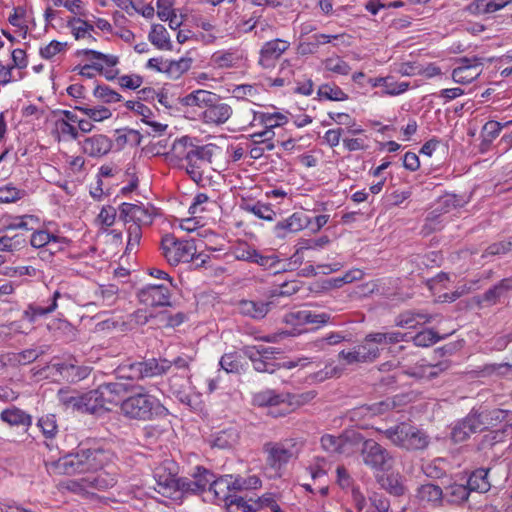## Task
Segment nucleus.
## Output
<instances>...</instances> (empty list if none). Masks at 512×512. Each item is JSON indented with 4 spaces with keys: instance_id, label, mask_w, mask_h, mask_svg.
Returning a JSON list of instances; mask_svg holds the SVG:
<instances>
[{
    "instance_id": "13d9d810",
    "label": "nucleus",
    "mask_w": 512,
    "mask_h": 512,
    "mask_svg": "<svg viewBox=\"0 0 512 512\" xmlns=\"http://www.w3.org/2000/svg\"><path fill=\"white\" fill-rule=\"evenodd\" d=\"M75 109L83 112L91 120L96 121V122L103 121L112 116L111 111L104 106H100L98 108L75 106Z\"/></svg>"
},
{
    "instance_id": "4d7b16f0",
    "label": "nucleus",
    "mask_w": 512,
    "mask_h": 512,
    "mask_svg": "<svg viewBox=\"0 0 512 512\" xmlns=\"http://www.w3.org/2000/svg\"><path fill=\"white\" fill-rule=\"evenodd\" d=\"M329 243L330 239L328 236H321L317 239H302L299 242V247L294 253V257H297L304 250H314L318 248H323Z\"/></svg>"
},
{
    "instance_id": "37998d69",
    "label": "nucleus",
    "mask_w": 512,
    "mask_h": 512,
    "mask_svg": "<svg viewBox=\"0 0 512 512\" xmlns=\"http://www.w3.org/2000/svg\"><path fill=\"white\" fill-rule=\"evenodd\" d=\"M90 370L88 367L80 366L74 358L69 359V365L63 378L69 382H78L86 378Z\"/></svg>"
},
{
    "instance_id": "6ab92c4d",
    "label": "nucleus",
    "mask_w": 512,
    "mask_h": 512,
    "mask_svg": "<svg viewBox=\"0 0 512 512\" xmlns=\"http://www.w3.org/2000/svg\"><path fill=\"white\" fill-rule=\"evenodd\" d=\"M112 148V141L105 135L98 134L84 139L82 150L91 157L106 155Z\"/></svg>"
},
{
    "instance_id": "49530a36",
    "label": "nucleus",
    "mask_w": 512,
    "mask_h": 512,
    "mask_svg": "<svg viewBox=\"0 0 512 512\" xmlns=\"http://www.w3.org/2000/svg\"><path fill=\"white\" fill-rule=\"evenodd\" d=\"M265 269L272 270L274 274L288 270L285 266H281V260L275 255L264 256L257 251V257L254 258V262Z\"/></svg>"
},
{
    "instance_id": "393cba45",
    "label": "nucleus",
    "mask_w": 512,
    "mask_h": 512,
    "mask_svg": "<svg viewBox=\"0 0 512 512\" xmlns=\"http://www.w3.org/2000/svg\"><path fill=\"white\" fill-rule=\"evenodd\" d=\"M106 407L117 404L127 392V385L120 382L104 383L98 387Z\"/></svg>"
},
{
    "instance_id": "de8ad7c7",
    "label": "nucleus",
    "mask_w": 512,
    "mask_h": 512,
    "mask_svg": "<svg viewBox=\"0 0 512 512\" xmlns=\"http://www.w3.org/2000/svg\"><path fill=\"white\" fill-rule=\"evenodd\" d=\"M127 245H126V254L133 253L137 250L138 246L140 245V241L142 238V227L136 225V224H127Z\"/></svg>"
},
{
    "instance_id": "4c0bfd02",
    "label": "nucleus",
    "mask_w": 512,
    "mask_h": 512,
    "mask_svg": "<svg viewBox=\"0 0 512 512\" xmlns=\"http://www.w3.org/2000/svg\"><path fill=\"white\" fill-rule=\"evenodd\" d=\"M1 420L16 426L28 427L31 425V416L19 408L12 407L1 412Z\"/></svg>"
},
{
    "instance_id": "72a5a7b5",
    "label": "nucleus",
    "mask_w": 512,
    "mask_h": 512,
    "mask_svg": "<svg viewBox=\"0 0 512 512\" xmlns=\"http://www.w3.org/2000/svg\"><path fill=\"white\" fill-rule=\"evenodd\" d=\"M445 489L444 500L454 505H462L467 502L471 493L467 485L457 483H453Z\"/></svg>"
},
{
    "instance_id": "2eb2a0df",
    "label": "nucleus",
    "mask_w": 512,
    "mask_h": 512,
    "mask_svg": "<svg viewBox=\"0 0 512 512\" xmlns=\"http://www.w3.org/2000/svg\"><path fill=\"white\" fill-rule=\"evenodd\" d=\"M395 407V402L390 399L382 400L373 404H364L353 408L348 416L353 422H360L366 418L381 415Z\"/></svg>"
},
{
    "instance_id": "9b49d317",
    "label": "nucleus",
    "mask_w": 512,
    "mask_h": 512,
    "mask_svg": "<svg viewBox=\"0 0 512 512\" xmlns=\"http://www.w3.org/2000/svg\"><path fill=\"white\" fill-rule=\"evenodd\" d=\"M119 217L124 224H136L140 227L150 225L152 223V214L143 206L122 203L119 208Z\"/></svg>"
},
{
    "instance_id": "7c9ffc66",
    "label": "nucleus",
    "mask_w": 512,
    "mask_h": 512,
    "mask_svg": "<svg viewBox=\"0 0 512 512\" xmlns=\"http://www.w3.org/2000/svg\"><path fill=\"white\" fill-rule=\"evenodd\" d=\"M489 469L479 468L471 473L467 481L470 492L486 493L490 490L491 484L488 481Z\"/></svg>"
},
{
    "instance_id": "cd10ccee",
    "label": "nucleus",
    "mask_w": 512,
    "mask_h": 512,
    "mask_svg": "<svg viewBox=\"0 0 512 512\" xmlns=\"http://www.w3.org/2000/svg\"><path fill=\"white\" fill-rule=\"evenodd\" d=\"M119 289L114 284L99 285L94 292L93 304L110 307L118 300Z\"/></svg>"
},
{
    "instance_id": "9d476101",
    "label": "nucleus",
    "mask_w": 512,
    "mask_h": 512,
    "mask_svg": "<svg viewBox=\"0 0 512 512\" xmlns=\"http://www.w3.org/2000/svg\"><path fill=\"white\" fill-rule=\"evenodd\" d=\"M483 428L484 423L481 420V415L472 411L462 421L454 426L451 432V437L454 442H462L471 434L481 432Z\"/></svg>"
},
{
    "instance_id": "6e6d98bb",
    "label": "nucleus",
    "mask_w": 512,
    "mask_h": 512,
    "mask_svg": "<svg viewBox=\"0 0 512 512\" xmlns=\"http://www.w3.org/2000/svg\"><path fill=\"white\" fill-rule=\"evenodd\" d=\"M93 94L104 103H114L122 100V96L119 93L106 85H97Z\"/></svg>"
},
{
    "instance_id": "f3484780",
    "label": "nucleus",
    "mask_w": 512,
    "mask_h": 512,
    "mask_svg": "<svg viewBox=\"0 0 512 512\" xmlns=\"http://www.w3.org/2000/svg\"><path fill=\"white\" fill-rule=\"evenodd\" d=\"M253 404L258 407H269L270 412L277 413L286 408L285 393H277L271 389L260 391L253 396Z\"/></svg>"
},
{
    "instance_id": "338daca9",
    "label": "nucleus",
    "mask_w": 512,
    "mask_h": 512,
    "mask_svg": "<svg viewBox=\"0 0 512 512\" xmlns=\"http://www.w3.org/2000/svg\"><path fill=\"white\" fill-rule=\"evenodd\" d=\"M67 48L66 42H59L56 40L51 41L48 45L40 49V55L44 59H51L58 53L65 51Z\"/></svg>"
},
{
    "instance_id": "8fccbe9b",
    "label": "nucleus",
    "mask_w": 512,
    "mask_h": 512,
    "mask_svg": "<svg viewBox=\"0 0 512 512\" xmlns=\"http://www.w3.org/2000/svg\"><path fill=\"white\" fill-rule=\"evenodd\" d=\"M318 95L320 98L332 101H344L348 98V95L340 87L329 84L321 85L318 89Z\"/></svg>"
},
{
    "instance_id": "7ed1b4c3",
    "label": "nucleus",
    "mask_w": 512,
    "mask_h": 512,
    "mask_svg": "<svg viewBox=\"0 0 512 512\" xmlns=\"http://www.w3.org/2000/svg\"><path fill=\"white\" fill-rule=\"evenodd\" d=\"M394 446L406 450H424L429 445V437L422 430L407 423L401 422L387 429H376Z\"/></svg>"
},
{
    "instance_id": "58836bf2",
    "label": "nucleus",
    "mask_w": 512,
    "mask_h": 512,
    "mask_svg": "<svg viewBox=\"0 0 512 512\" xmlns=\"http://www.w3.org/2000/svg\"><path fill=\"white\" fill-rule=\"evenodd\" d=\"M465 202L466 201L460 196L455 194H446L439 199L438 207L429 214L428 219L437 217L438 214H436V212L438 211L440 213H447L451 209L462 207Z\"/></svg>"
},
{
    "instance_id": "423d86ee",
    "label": "nucleus",
    "mask_w": 512,
    "mask_h": 512,
    "mask_svg": "<svg viewBox=\"0 0 512 512\" xmlns=\"http://www.w3.org/2000/svg\"><path fill=\"white\" fill-rule=\"evenodd\" d=\"M175 465L172 461H166L154 470L156 481L155 490L166 498L179 500V482L176 478Z\"/></svg>"
},
{
    "instance_id": "1a4fd4ad",
    "label": "nucleus",
    "mask_w": 512,
    "mask_h": 512,
    "mask_svg": "<svg viewBox=\"0 0 512 512\" xmlns=\"http://www.w3.org/2000/svg\"><path fill=\"white\" fill-rule=\"evenodd\" d=\"M263 450L267 453V465L275 471H279L285 466L294 455L292 448L287 447L285 443L268 442L264 445Z\"/></svg>"
},
{
    "instance_id": "c756f323",
    "label": "nucleus",
    "mask_w": 512,
    "mask_h": 512,
    "mask_svg": "<svg viewBox=\"0 0 512 512\" xmlns=\"http://www.w3.org/2000/svg\"><path fill=\"white\" fill-rule=\"evenodd\" d=\"M102 410L109 411L110 408L106 407L98 388L83 394L81 413L97 414Z\"/></svg>"
},
{
    "instance_id": "3c124183",
    "label": "nucleus",
    "mask_w": 512,
    "mask_h": 512,
    "mask_svg": "<svg viewBox=\"0 0 512 512\" xmlns=\"http://www.w3.org/2000/svg\"><path fill=\"white\" fill-rule=\"evenodd\" d=\"M26 244V238L22 234L0 237V251H16Z\"/></svg>"
},
{
    "instance_id": "79ce46f5",
    "label": "nucleus",
    "mask_w": 512,
    "mask_h": 512,
    "mask_svg": "<svg viewBox=\"0 0 512 512\" xmlns=\"http://www.w3.org/2000/svg\"><path fill=\"white\" fill-rule=\"evenodd\" d=\"M237 438L238 436L233 430H223L214 436L211 440V446L213 448L229 449L237 442Z\"/></svg>"
},
{
    "instance_id": "e2e57ef3",
    "label": "nucleus",
    "mask_w": 512,
    "mask_h": 512,
    "mask_svg": "<svg viewBox=\"0 0 512 512\" xmlns=\"http://www.w3.org/2000/svg\"><path fill=\"white\" fill-rule=\"evenodd\" d=\"M38 426L41 428L46 437H53L57 432L56 417L53 414L43 416L38 421Z\"/></svg>"
},
{
    "instance_id": "20e7f679",
    "label": "nucleus",
    "mask_w": 512,
    "mask_h": 512,
    "mask_svg": "<svg viewBox=\"0 0 512 512\" xmlns=\"http://www.w3.org/2000/svg\"><path fill=\"white\" fill-rule=\"evenodd\" d=\"M360 455L363 463L375 472H387L392 469L394 457L385 447L374 439H365L360 442Z\"/></svg>"
},
{
    "instance_id": "ddd939ff",
    "label": "nucleus",
    "mask_w": 512,
    "mask_h": 512,
    "mask_svg": "<svg viewBox=\"0 0 512 512\" xmlns=\"http://www.w3.org/2000/svg\"><path fill=\"white\" fill-rule=\"evenodd\" d=\"M141 303L151 307L170 306V291L164 285H147L138 292Z\"/></svg>"
},
{
    "instance_id": "052dcab7",
    "label": "nucleus",
    "mask_w": 512,
    "mask_h": 512,
    "mask_svg": "<svg viewBox=\"0 0 512 512\" xmlns=\"http://www.w3.org/2000/svg\"><path fill=\"white\" fill-rule=\"evenodd\" d=\"M325 69L340 75H347L351 67L340 57H330L324 61Z\"/></svg>"
},
{
    "instance_id": "c03bdc74",
    "label": "nucleus",
    "mask_w": 512,
    "mask_h": 512,
    "mask_svg": "<svg viewBox=\"0 0 512 512\" xmlns=\"http://www.w3.org/2000/svg\"><path fill=\"white\" fill-rule=\"evenodd\" d=\"M292 316L298 322L309 324H325L330 319V316L326 313L316 314L310 310H301L293 313Z\"/></svg>"
},
{
    "instance_id": "09e8293b",
    "label": "nucleus",
    "mask_w": 512,
    "mask_h": 512,
    "mask_svg": "<svg viewBox=\"0 0 512 512\" xmlns=\"http://www.w3.org/2000/svg\"><path fill=\"white\" fill-rule=\"evenodd\" d=\"M58 242V237L51 235L45 230L36 231L31 235L30 243L35 248L55 246Z\"/></svg>"
},
{
    "instance_id": "412c9836",
    "label": "nucleus",
    "mask_w": 512,
    "mask_h": 512,
    "mask_svg": "<svg viewBox=\"0 0 512 512\" xmlns=\"http://www.w3.org/2000/svg\"><path fill=\"white\" fill-rule=\"evenodd\" d=\"M86 479L90 494L112 488L117 482L115 474L103 469L87 474Z\"/></svg>"
},
{
    "instance_id": "864d4df0",
    "label": "nucleus",
    "mask_w": 512,
    "mask_h": 512,
    "mask_svg": "<svg viewBox=\"0 0 512 512\" xmlns=\"http://www.w3.org/2000/svg\"><path fill=\"white\" fill-rule=\"evenodd\" d=\"M441 339H443V337L439 336L435 331L431 329H426L417 333L413 337V342L416 346L419 347H429L431 345H434Z\"/></svg>"
},
{
    "instance_id": "c85d7f7f",
    "label": "nucleus",
    "mask_w": 512,
    "mask_h": 512,
    "mask_svg": "<svg viewBox=\"0 0 512 512\" xmlns=\"http://www.w3.org/2000/svg\"><path fill=\"white\" fill-rule=\"evenodd\" d=\"M215 93L206 90H196L181 99V103L185 106H198L207 109L212 103L217 101Z\"/></svg>"
},
{
    "instance_id": "bb28decb",
    "label": "nucleus",
    "mask_w": 512,
    "mask_h": 512,
    "mask_svg": "<svg viewBox=\"0 0 512 512\" xmlns=\"http://www.w3.org/2000/svg\"><path fill=\"white\" fill-rule=\"evenodd\" d=\"M78 54H83L85 56L91 57L92 59L100 60V61H102V64H105L106 66H108L110 68L116 66L119 62L118 57L115 55L103 54L101 52L91 50V49H84V50L78 51ZM118 73H119L118 70L103 68V72L101 74H103L107 80H113L117 77Z\"/></svg>"
},
{
    "instance_id": "5701e85b",
    "label": "nucleus",
    "mask_w": 512,
    "mask_h": 512,
    "mask_svg": "<svg viewBox=\"0 0 512 512\" xmlns=\"http://www.w3.org/2000/svg\"><path fill=\"white\" fill-rule=\"evenodd\" d=\"M317 393L313 390L298 393V394H292V393H285V402H286V408H282L277 413L269 412L274 417L284 416L291 411L309 403L316 397Z\"/></svg>"
},
{
    "instance_id": "4468645a",
    "label": "nucleus",
    "mask_w": 512,
    "mask_h": 512,
    "mask_svg": "<svg viewBox=\"0 0 512 512\" xmlns=\"http://www.w3.org/2000/svg\"><path fill=\"white\" fill-rule=\"evenodd\" d=\"M310 219L303 212H295L286 219H283L274 227V234L280 239L286 238L291 233H296L308 227Z\"/></svg>"
},
{
    "instance_id": "dca6fc26",
    "label": "nucleus",
    "mask_w": 512,
    "mask_h": 512,
    "mask_svg": "<svg viewBox=\"0 0 512 512\" xmlns=\"http://www.w3.org/2000/svg\"><path fill=\"white\" fill-rule=\"evenodd\" d=\"M416 498L420 503L432 508H438L443 506L444 493L440 486L426 483L417 488Z\"/></svg>"
},
{
    "instance_id": "39448f33",
    "label": "nucleus",
    "mask_w": 512,
    "mask_h": 512,
    "mask_svg": "<svg viewBox=\"0 0 512 512\" xmlns=\"http://www.w3.org/2000/svg\"><path fill=\"white\" fill-rule=\"evenodd\" d=\"M161 248L163 256L170 265L190 262L196 253L194 241L178 240L171 234H167L162 238Z\"/></svg>"
},
{
    "instance_id": "a19ab883",
    "label": "nucleus",
    "mask_w": 512,
    "mask_h": 512,
    "mask_svg": "<svg viewBox=\"0 0 512 512\" xmlns=\"http://www.w3.org/2000/svg\"><path fill=\"white\" fill-rule=\"evenodd\" d=\"M191 58H181L177 61L165 62V72L172 79H178L191 67Z\"/></svg>"
},
{
    "instance_id": "aec40b11",
    "label": "nucleus",
    "mask_w": 512,
    "mask_h": 512,
    "mask_svg": "<svg viewBox=\"0 0 512 512\" xmlns=\"http://www.w3.org/2000/svg\"><path fill=\"white\" fill-rule=\"evenodd\" d=\"M462 65L455 68L452 72V78L460 84L470 83L481 74V64L472 63L470 59H461Z\"/></svg>"
},
{
    "instance_id": "bf43d9fd",
    "label": "nucleus",
    "mask_w": 512,
    "mask_h": 512,
    "mask_svg": "<svg viewBox=\"0 0 512 512\" xmlns=\"http://www.w3.org/2000/svg\"><path fill=\"white\" fill-rule=\"evenodd\" d=\"M370 507L365 512H390V501L385 496L373 493L369 497Z\"/></svg>"
},
{
    "instance_id": "f8f14e48",
    "label": "nucleus",
    "mask_w": 512,
    "mask_h": 512,
    "mask_svg": "<svg viewBox=\"0 0 512 512\" xmlns=\"http://www.w3.org/2000/svg\"><path fill=\"white\" fill-rule=\"evenodd\" d=\"M290 43L282 39L267 41L260 50L259 65L264 69L273 68L276 61L289 48Z\"/></svg>"
},
{
    "instance_id": "0e129e2a",
    "label": "nucleus",
    "mask_w": 512,
    "mask_h": 512,
    "mask_svg": "<svg viewBox=\"0 0 512 512\" xmlns=\"http://www.w3.org/2000/svg\"><path fill=\"white\" fill-rule=\"evenodd\" d=\"M339 360L344 361V364L346 365H353V364H360V363H367L361 354V351L359 350V347H354L351 351H345L342 350L338 354Z\"/></svg>"
},
{
    "instance_id": "a878e982",
    "label": "nucleus",
    "mask_w": 512,
    "mask_h": 512,
    "mask_svg": "<svg viewBox=\"0 0 512 512\" xmlns=\"http://www.w3.org/2000/svg\"><path fill=\"white\" fill-rule=\"evenodd\" d=\"M512 291V277L504 278L489 288L481 297L480 302L487 305L497 304L502 297Z\"/></svg>"
},
{
    "instance_id": "2f4dec72",
    "label": "nucleus",
    "mask_w": 512,
    "mask_h": 512,
    "mask_svg": "<svg viewBox=\"0 0 512 512\" xmlns=\"http://www.w3.org/2000/svg\"><path fill=\"white\" fill-rule=\"evenodd\" d=\"M67 26L71 29V33L76 40L93 39V41L96 42V38L92 35L94 26L88 21L79 17H73L67 21Z\"/></svg>"
},
{
    "instance_id": "f257e3e1",
    "label": "nucleus",
    "mask_w": 512,
    "mask_h": 512,
    "mask_svg": "<svg viewBox=\"0 0 512 512\" xmlns=\"http://www.w3.org/2000/svg\"><path fill=\"white\" fill-rule=\"evenodd\" d=\"M110 461V453L102 448L80 449L68 454L51 466L59 474L92 473L103 469Z\"/></svg>"
},
{
    "instance_id": "f704fd0d",
    "label": "nucleus",
    "mask_w": 512,
    "mask_h": 512,
    "mask_svg": "<svg viewBox=\"0 0 512 512\" xmlns=\"http://www.w3.org/2000/svg\"><path fill=\"white\" fill-rule=\"evenodd\" d=\"M199 146L190 142L189 137H182L174 141L170 153L167 156L177 160H187Z\"/></svg>"
},
{
    "instance_id": "ea45409f",
    "label": "nucleus",
    "mask_w": 512,
    "mask_h": 512,
    "mask_svg": "<svg viewBox=\"0 0 512 512\" xmlns=\"http://www.w3.org/2000/svg\"><path fill=\"white\" fill-rule=\"evenodd\" d=\"M149 40L159 49H171L168 32L163 25L155 24L149 33Z\"/></svg>"
},
{
    "instance_id": "4be33fe9",
    "label": "nucleus",
    "mask_w": 512,
    "mask_h": 512,
    "mask_svg": "<svg viewBox=\"0 0 512 512\" xmlns=\"http://www.w3.org/2000/svg\"><path fill=\"white\" fill-rule=\"evenodd\" d=\"M271 302L241 300L237 303L238 312L253 319L264 318L270 310Z\"/></svg>"
},
{
    "instance_id": "774afa93",
    "label": "nucleus",
    "mask_w": 512,
    "mask_h": 512,
    "mask_svg": "<svg viewBox=\"0 0 512 512\" xmlns=\"http://www.w3.org/2000/svg\"><path fill=\"white\" fill-rule=\"evenodd\" d=\"M63 485L67 490L71 492L79 494H90V489H88L86 476L81 477L79 479L67 480Z\"/></svg>"
},
{
    "instance_id": "0eeeda50",
    "label": "nucleus",
    "mask_w": 512,
    "mask_h": 512,
    "mask_svg": "<svg viewBox=\"0 0 512 512\" xmlns=\"http://www.w3.org/2000/svg\"><path fill=\"white\" fill-rule=\"evenodd\" d=\"M362 435L356 431H345L341 435L335 436L325 434L321 437L320 442L322 448L330 454H346L352 453L353 448L359 446Z\"/></svg>"
},
{
    "instance_id": "603ef678",
    "label": "nucleus",
    "mask_w": 512,
    "mask_h": 512,
    "mask_svg": "<svg viewBox=\"0 0 512 512\" xmlns=\"http://www.w3.org/2000/svg\"><path fill=\"white\" fill-rule=\"evenodd\" d=\"M26 195L24 190L18 189L12 184L0 187V203H13Z\"/></svg>"
},
{
    "instance_id": "680f3d73",
    "label": "nucleus",
    "mask_w": 512,
    "mask_h": 512,
    "mask_svg": "<svg viewBox=\"0 0 512 512\" xmlns=\"http://www.w3.org/2000/svg\"><path fill=\"white\" fill-rule=\"evenodd\" d=\"M232 93L237 99H246L251 102L256 100L259 94L257 88L250 84L237 85Z\"/></svg>"
},
{
    "instance_id": "473e14b6",
    "label": "nucleus",
    "mask_w": 512,
    "mask_h": 512,
    "mask_svg": "<svg viewBox=\"0 0 512 512\" xmlns=\"http://www.w3.org/2000/svg\"><path fill=\"white\" fill-rule=\"evenodd\" d=\"M255 499L246 500L241 496L229 495L225 496V502L228 512H257L259 505L255 503Z\"/></svg>"
},
{
    "instance_id": "b1692460",
    "label": "nucleus",
    "mask_w": 512,
    "mask_h": 512,
    "mask_svg": "<svg viewBox=\"0 0 512 512\" xmlns=\"http://www.w3.org/2000/svg\"><path fill=\"white\" fill-rule=\"evenodd\" d=\"M511 2L512 0H474L466 7V10L472 15L491 14L506 7Z\"/></svg>"
},
{
    "instance_id": "e433bc0d",
    "label": "nucleus",
    "mask_w": 512,
    "mask_h": 512,
    "mask_svg": "<svg viewBox=\"0 0 512 512\" xmlns=\"http://www.w3.org/2000/svg\"><path fill=\"white\" fill-rule=\"evenodd\" d=\"M194 477L199 483L200 489H202V491H205L206 488L209 487V489L213 490L217 495L219 493L218 488L221 487L224 483L222 479L215 480L214 474L203 467L196 468Z\"/></svg>"
},
{
    "instance_id": "69168bd1",
    "label": "nucleus",
    "mask_w": 512,
    "mask_h": 512,
    "mask_svg": "<svg viewBox=\"0 0 512 512\" xmlns=\"http://www.w3.org/2000/svg\"><path fill=\"white\" fill-rule=\"evenodd\" d=\"M358 347L367 363L375 361L380 355V349L378 346L374 345L370 341H367L366 338L361 345H358Z\"/></svg>"
},
{
    "instance_id": "f03ea898",
    "label": "nucleus",
    "mask_w": 512,
    "mask_h": 512,
    "mask_svg": "<svg viewBox=\"0 0 512 512\" xmlns=\"http://www.w3.org/2000/svg\"><path fill=\"white\" fill-rule=\"evenodd\" d=\"M120 409L125 417L141 421L152 420L155 416L162 415L166 411L160 401L145 392L142 387L139 391L125 398L121 402Z\"/></svg>"
},
{
    "instance_id": "a18cd8bd",
    "label": "nucleus",
    "mask_w": 512,
    "mask_h": 512,
    "mask_svg": "<svg viewBox=\"0 0 512 512\" xmlns=\"http://www.w3.org/2000/svg\"><path fill=\"white\" fill-rule=\"evenodd\" d=\"M449 367L450 364L447 360L438 362L436 364H424L419 367L418 372H414V375L432 379L437 377L441 372L446 371Z\"/></svg>"
},
{
    "instance_id": "c9c22d12",
    "label": "nucleus",
    "mask_w": 512,
    "mask_h": 512,
    "mask_svg": "<svg viewBox=\"0 0 512 512\" xmlns=\"http://www.w3.org/2000/svg\"><path fill=\"white\" fill-rule=\"evenodd\" d=\"M57 397L65 410H70L72 412H82L83 394H80L76 391L60 389L58 391Z\"/></svg>"
},
{
    "instance_id": "a211bd4d",
    "label": "nucleus",
    "mask_w": 512,
    "mask_h": 512,
    "mask_svg": "<svg viewBox=\"0 0 512 512\" xmlns=\"http://www.w3.org/2000/svg\"><path fill=\"white\" fill-rule=\"evenodd\" d=\"M232 115V108L220 101V97L217 96V101L212 103L211 106L207 107L202 113V119L208 124H223Z\"/></svg>"
},
{
    "instance_id": "5fc2aeb1",
    "label": "nucleus",
    "mask_w": 512,
    "mask_h": 512,
    "mask_svg": "<svg viewBox=\"0 0 512 512\" xmlns=\"http://www.w3.org/2000/svg\"><path fill=\"white\" fill-rule=\"evenodd\" d=\"M259 119L266 129H274L288 122V118L281 113H261Z\"/></svg>"
},
{
    "instance_id": "6e6552de",
    "label": "nucleus",
    "mask_w": 512,
    "mask_h": 512,
    "mask_svg": "<svg viewBox=\"0 0 512 512\" xmlns=\"http://www.w3.org/2000/svg\"><path fill=\"white\" fill-rule=\"evenodd\" d=\"M213 149L210 145L199 146L186 160V172L198 185H203L204 172L211 165Z\"/></svg>"
}]
</instances>
